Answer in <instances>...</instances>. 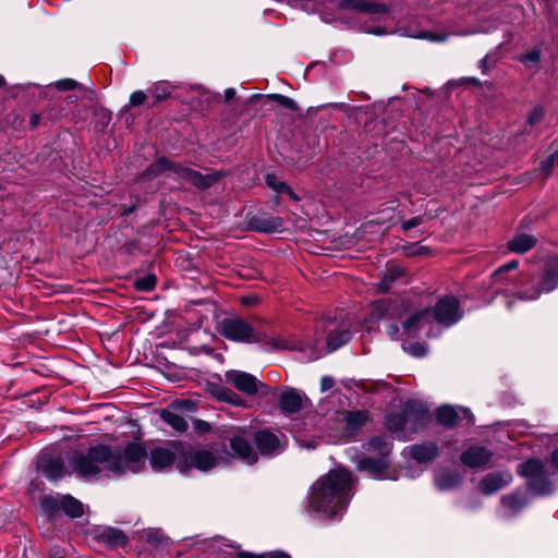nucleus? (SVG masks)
Instances as JSON below:
<instances>
[{
	"instance_id": "obj_31",
	"label": "nucleus",
	"mask_w": 558,
	"mask_h": 558,
	"mask_svg": "<svg viewBox=\"0 0 558 558\" xmlns=\"http://www.w3.org/2000/svg\"><path fill=\"white\" fill-rule=\"evenodd\" d=\"M501 504L510 513H517L527 504V500L520 493H513L504 496Z\"/></svg>"
},
{
	"instance_id": "obj_44",
	"label": "nucleus",
	"mask_w": 558,
	"mask_h": 558,
	"mask_svg": "<svg viewBox=\"0 0 558 558\" xmlns=\"http://www.w3.org/2000/svg\"><path fill=\"white\" fill-rule=\"evenodd\" d=\"M54 86L59 90H72L80 86V84L72 78L59 80L54 83Z\"/></svg>"
},
{
	"instance_id": "obj_7",
	"label": "nucleus",
	"mask_w": 558,
	"mask_h": 558,
	"mask_svg": "<svg viewBox=\"0 0 558 558\" xmlns=\"http://www.w3.org/2000/svg\"><path fill=\"white\" fill-rule=\"evenodd\" d=\"M518 473L527 478L530 490L536 495H548L553 492V483L545 472V465L537 459H530L518 465Z\"/></svg>"
},
{
	"instance_id": "obj_58",
	"label": "nucleus",
	"mask_w": 558,
	"mask_h": 558,
	"mask_svg": "<svg viewBox=\"0 0 558 558\" xmlns=\"http://www.w3.org/2000/svg\"><path fill=\"white\" fill-rule=\"evenodd\" d=\"M319 357V354L316 353L313 349H311V352L308 353V359L310 360H316Z\"/></svg>"
},
{
	"instance_id": "obj_36",
	"label": "nucleus",
	"mask_w": 558,
	"mask_h": 558,
	"mask_svg": "<svg viewBox=\"0 0 558 558\" xmlns=\"http://www.w3.org/2000/svg\"><path fill=\"white\" fill-rule=\"evenodd\" d=\"M60 498L53 496H44L41 499V508L49 514L56 513L60 508Z\"/></svg>"
},
{
	"instance_id": "obj_30",
	"label": "nucleus",
	"mask_w": 558,
	"mask_h": 558,
	"mask_svg": "<svg viewBox=\"0 0 558 558\" xmlns=\"http://www.w3.org/2000/svg\"><path fill=\"white\" fill-rule=\"evenodd\" d=\"M222 547H230L238 549L240 546L234 543L228 542L222 537L213 538L207 545V558H222Z\"/></svg>"
},
{
	"instance_id": "obj_47",
	"label": "nucleus",
	"mask_w": 558,
	"mask_h": 558,
	"mask_svg": "<svg viewBox=\"0 0 558 558\" xmlns=\"http://www.w3.org/2000/svg\"><path fill=\"white\" fill-rule=\"evenodd\" d=\"M545 110L543 107H535L529 116V123L535 125L543 120Z\"/></svg>"
},
{
	"instance_id": "obj_51",
	"label": "nucleus",
	"mask_w": 558,
	"mask_h": 558,
	"mask_svg": "<svg viewBox=\"0 0 558 558\" xmlns=\"http://www.w3.org/2000/svg\"><path fill=\"white\" fill-rule=\"evenodd\" d=\"M386 329H387V333H388V336H389L390 338H392V339H393V338L398 335V332H399V327H398V325H396V324H389V325L387 326V328H386Z\"/></svg>"
},
{
	"instance_id": "obj_56",
	"label": "nucleus",
	"mask_w": 558,
	"mask_h": 558,
	"mask_svg": "<svg viewBox=\"0 0 558 558\" xmlns=\"http://www.w3.org/2000/svg\"><path fill=\"white\" fill-rule=\"evenodd\" d=\"M268 558H291V557L283 551H275V553L269 554Z\"/></svg>"
},
{
	"instance_id": "obj_25",
	"label": "nucleus",
	"mask_w": 558,
	"mask_h": 558,
	"mask_svg": "<svg viewBox=\"0 0 558 558\" xmlns=\"http://www.w3.org/2000/svg\"><path fill=\"white\" fill-rule=\"evenodd\" d=\"M344 421L347 434L353 437L367 421V413L365 411L347 412Z\"/></svg>"
},
{
	"instance_id": "obj_29",
	"label": "nucleus",
	"mask_w": 558,
	"mask_h": 558,
	"mask_svg": "<svg viewBox=\"0 0 558 558\" xmlns=\"http://www.w3.org/2000/svg\"><path fill=\"white\" fill-rule=\"evenodd\" d=\"M460 483V476L456 472L441 471L435 475V485L439 490H449L457 487Z\"/></svg>"
},
{
	"instance_id": "obj_16",
	"label": "nucleus",
	"mask_w": 558,
	"mask_h": 558,
	"mask_svg": "<svg viewBox=\"0 0 558 558\" xmlns=\"http://www.w3.org/2000/svg\"><path fill=\"white\" fill-rule=\"evenodd\" d=\"M186 461L191 468H195L199 471H209L219 463V458L211 450H196L189 453Z\"/></svg>"
},
{
	"instance_id": "obj_42",
	"label": "nucleus",
	"mask_w": 558,
	"mask_h": 558,
	"mask_svg": "<svg viewBox=\"0 0 558 558\" xmlns=\"http://www.w3.org/2000/svg\"><path fill=\"white\" fill-rule=\"evenodd\" d=\"M266 182L270 187H272L278 193H291L290 187L284 182L278 181L276 177L272 174H267Z\"/></svg>"
},
{
	"instance_id": "obj_33",
	"label": "nucleus",
	"mask_w": 558,
	"mask_h": 558,
	"mask_svg": "<svg viewBox=\"0 0 558 558\" xmlns=\"http://www.w3.org/2000/svg\"><path fill=\"white\" fill-rule=\"evenodd\" d=\"M101 537L112 546H124L126 544V536L118 529L109 527L105 530Z\"/></svg>"
},
{
	"instance_id": "obj_49",
	"label": "nucleus",
	"mask_w": 558,
	"mask_h": 558,
	"mask_svg": "<svg viewBox=\"0 0 558 558\" xmlns=\"http://www.w3.org/2000/svg\"><path fill=\"white\" fill-rule=\"evenodd\" d=\"M335 386V379L331 376H324L320 379V390L328 391Z\"/></svg>"
},
{
	"instance_id": "obj_3",
	"label": "nucleus",
	"mask_w": 558,
	"mask_h": 558,
	"mask_svg": "<svg viewBox=\"0 0 558 558\" xmlns=\"http://www.w3.org/2000/svg\"><path fill=\"white\" fill-rule=\"evenodd\" d=\"M432 316L438 324L451 327L462 318L463 312L457 298L446 295L437 301L433 312L423 310L411 315L402 325L403 331L409 337H414L422 331L427 337H432L429 327Z\"/></svg>"
},
{
	"instance_id": "obj_19",
	"label": "nucleus",
	"mask_w": 558,
	"mask_h": 558,
	"mask_svg": "<svg viewBox=\"0 0 558 558\" xmlns=\"http://www.w3.org/2000/svg\"><path fill=\"white\" fill-rule=\"evenodd\" d=\"M174 452L165 447H156L149 453V463L154 471H162L173 464Z\"/></svg>"
},
{
	"instance_id": "obj_61",
	"label": "nucleus",
	"mask_w": 558,
	"mask_h": 558,
	"mask_svg": "<svg viewBox=\"0 0 558 558\" xmlns=\"http://www.w3.org/2000/svg\"><path fill=\"white\" fill-rule=\"evenodd\" d=\"M259 97H262V95L255 94V95H253V96L251 97V99H255V98H259Z\"/></svg>"
},
{
	"instance_id": "obj_9",
	"label": "nucleus",
	"mask_w": 558,
	"mask_h": 558,
	"mask_svg": "<svg viewBox=\"0 0 558 558\" xmlns=\"http://www.w3.org/2000/svg\"><path fill=\"white\" fill-rule=\"evenodd\" d=\"M556 288H558V256L547 262L541 287L529 291H521L518 293V298L523 301H533L538 299L543 292H550Z\"/></svg>"
},
{
	"instance_id": "obj_52",
	"label": "nucleus",
	"mask_w": 558,
	"mask_h": 558,
	"mask_svg": "<svg viewBox=\"0 0 558 558\" xmlns=\"http://www.w3.org/2000/svg\"><path fill=\"white\" fill-rule=\"evenodd\" d=\"M196 427H197V429H199L203 433H206L210 429V425L205 421H197Z\"/></svg>"
},
{
	"instance_id": "obj_12",
	"label": "nucleus",
	"mask_w": 558,
	"mask_h": 558,
	"mask_svg": "<svg viewBox=\"0 0 558 558\" xmlns=\"http://www.w3.org/2000/svg\"><path fill=\"white\" fill-rule=\"evenodd\" d=\"M278 402L280 410L287 415L298 413L312 405L304 392L291 387H284L281 390Z\"/></svg>"
},
{
	"instance_id": "obj_17",
	"label": "nucleus",
	"mask_w": 558,
	"mask_h": 558,
	"mask_svg": "<svg viewBox=\"0 0 558 558\" xmlns=\"http://www.w3.org/2000/svg\"><path fill=\"white\" fill-rule=\"evenodd\" d=\"M492 452L482 446L470 447L461 454V461L469 468L484 466L489 462Z\"/></svg>"
},
{
	"instance_id": "obj_20",
	"label": "nucleus",
	"mask_w": 558,
	"mask_h": 558,
	"mask_svg": "<svg viewBox=\"0 0 558 558\" xmlns=\"http://www.w3.org/2000/svg\"><path fill=\"white\" fill-rule=\"evenodd\" d=\"M410 456L418 463L432 462L439 453L435 442H422L409 447Z\"/></svg>"
},
{
	"instance_id": "obj_63",
	"label": "nucleus",
	"mask_w": 558,
	"mask_h": 558,
	"mask_svg": "<svg viewBox=\"0 0 558 558\" xmlns=\"http://www.w3.org/2000/svg\"><path fill=\"white\" fill-rule=\"evenodd\" d=\"M178 469H180V472H183L184 470L181 468V465H178Z\"/></svg>"
},
{
	"instance_id": "obj_64",
	"label": "nucleus",
	"mask_w": 558,
	"mask_h": 558,
	"mask_svg": "<svg viewBox=\"0 0 558 558\" xmlns=\"http://www.w3.org/2000/svg\"><path fill=\"white\" fill-rule=\"evenodd\" d=\"M178 469H180V472H183L184 470L181 468V465H178Z\"/></svg>"
},
{
	"instance_id": "obj_10",
	"label": "nucleus",
	"mask_w": 558,
	"mask_h": 558,
	"mask_svg": "<svg viewBox=\"0 0 558 558\" xmlns=\"http://www.w3.org/2000/svg\"><path fill=\"white\" fill-rule=\"evenodd\" d=\"M225 378L228 384L247 396L256 395L259 389H268V387L254 375L243 371H228L225 374Z\"/></svg>"
},
{
	"instance_id": "obj_53",
	"label": "nucleus",
	"mask_w": 558,
	"mask_h": 558,
	"mask_svg": "<svg viewBox=\"0 0 558 558\" xmlns=\"http://www.w3.org/2000/svg\"><path fill=\"white\" fill-rule=\"evenodd\" d=\"M39 121H40L39 114H37V113L31 114L29 124L33 129H35L39 124Z\"/></svg>"
},
{
	"instance_id": "obj_39",
	"label": "nucleus",
	"mask_w": 558,
	"mask_h": 558,
	"mask_svg": "<svg viewBox=\"0 0 558 558\" xmlns=\"http://www.w3.org/2000/svg\"><path fill=\"white\" fill-rule=\"evenodd\" d=\"M170 405L179 411L182 415L196 411V403L190 399L174 401Z\"/></svg>"
},
{
	"instance_id": "obj_50",
	"label": "nucleus",
	"mask_w": 558,
	"mask_h": 558,
	"mask_svg": "<svg viewBox=\"0 0 558 558\" xmlns=\"http://www.w3.org/2000/svg\"><path fill=\"white\" fill-rule=\"evenodd\" d=\"M555 165V161L551 160V157L548 156L545 160L542 161L541 163V170L543 173H545L546 175L549 174V172L551 171V168L553 166Z\"/></svg>"
},
{
	"instance_id": "obj_6",
	"label": "nucleus",
	"mask_w": 558,
	"mask_h": 558,
	"mask_svg": "<svg viewBox=\"0 0 558 558\" xmlns=\"http://www.w3.org/2000/svg\"><path fill=\"white\" fill-rule=\"evenodd\" d=\"M364 448L369 453H376L378 457L362 458L356 462V468L360 471L366 472L371 477L376 480L390 478V453L392 449V441L385 436H375L371 438Z\"/></svg>"
},
{
	"instance_id": "obj_4",
	"label": "nucleus",
	"mask_w": 558,
	"mask_h": 558,
	"mask_svg": "<svg viewBox=\"0 0 558 558\" xmlns=\"http://www.w3.org/2000/svg\"><path fill=\"white\" fill-rule=\"evenodd\" d=\"M221 335L232 341L245 343H262L274 350H307L305 343L295 342L282 337H270L266 332L255 330L241 318H226L220 325Z\"/></svg>"
},
{
	"instance_id": "obj_11",
	"label": "nucleus",
	"mask_w": 558,
	"mask_h": 558,
	"mask_svg": "<svg viewBox=\"0 0 558 558\" xmlns=\"http://www.w3.org/2000/svg\"><path fill=\"white\" fill-rule=\"evenodd\" d=\"M436 418L438 424L452 428L463 421L466 425L474 423V416L471 411L463 407L442 405L437 409Z\"/></svg>"
},
{
	"instance_id": "obj_48",
	"label": "nucleus",
	"mask_w": 558,
	"mask_h": 558,
	"mask_svg": "<svg viewBox=\"0 0 558 558\" xmlns=\"http://www.w3.org/2000/svg\"><path fill=\"white\" fill-rule=\"evenodd\" d=\"M418 37L428 39L430 41L441 43V41H445L449 37V34H437V33H433V32H424Z\"/></svg>"
},
{
	"instance_id": "obj_27",
	"label": "nucleus",
	"mask_w": 558,
	"mask_h": 558,
	"mask_svg": "<svg viewBox=\"0 0 558 558\" xmlns=\"http://www.w3.org/2000/svg\"><path fill=\"white\" fill-rule=\"evenodd\" d=\"M536 244V238L526 234V233H519L515 234L509 242L508 247L511 252L514 253H525L529 250H531Z\"/></svg>"
},
{
	"instance_id": "obj_62",
	"label": "nucleus",
	"mask_w": 558,
	"mask_h": 558,
	"mask_svg": "<svg viewBox=\"0 0 558 558\" xmlns=\"http://www.w3.org/2000/svg\"><path fill=\"white\" fill-rule=\"evenodd\" d=\"M4 84V80L2 76H0V87Z\"/></svg>"
},
{
	"instance_id": "obj_37",
	"label": "nucleus",
	"mask_w": 558,
	"mask_h": 558,
	"mask_svg": "<svg viewBox=\"0 0 558 558\" xmlns=\"http://www.w3.org/2000/svg\"><path fill=\"white\" fill-rule=\"evenodd\" d=\"M156 277L154 275H146L137 278L135 281V288L140 291H150L156 286Z\"/></svg>"
},
{
	"instance_id": "obj_21",
	"label": "nucleus",
	"mask_w": 558,
	"mask_h": 558,
	"mask_svg": "<svg viewBox=\"0 0 558 558\" xmlns=\"http://www.w3.org/2000/svg\"><path fill=\"white\" fill-rule=\"evenodd\" d=\"M39 469L43 474L50 481L57 482L63 477L64 464L61 458H41Z\"/></svg>"
},
{
	"instance_id": "obj_13",
	"label": "nucleus",
	"mask_w": 558,
	"mask_h": 558,
	"mask_svg": "<svg viewBox=\"0 0 558 558\" xmlns=\"http://www.w3.org/2000/svg\"><path fill=\"white\" fill-rule=\"evenodd\" d=\"M256 447L263 456H277L284 450V436L268 430H259L254 437Z\"/></svg>"
},
{
	"instance_id": "obj_54",
	"label": "nucleus",
	"mask_w": 558,
	"mask_h": 558,
	"mask_svg": "<svg viewBox=\"0 0 558 558\" xmlns=\"http://www.w3.org/2000/svg\"><path fill=\"white\" fill-rule=\"evenodd\" d=\"M551 465L558 470V449L554 450L550 457Z\"/></svg>"
},
{
	"instance_id": "obj_1",
	"label": "nucleus",
	"mask_w": 558,
	"mask_h": 558,
	"mask_svg": "<svg viewBox=\"0 0 558 558\" xmlns=\"http://www.w3.org/2000/svg\"><path fill=\"white\" fill-rule=\"evenodd\" d=\"M147 453L137 442H129L123 449L105 445L90 447L86 452H76L69 459L72 471L81 478L90 481L104 471L117 475L138 473L145 466Z\"/></svg>"
},
{
	"instance_id": "obj_59",
	"label": "nucleus",
	"mask_w": 558,
	"mask_h": 558,
	"mask_svg": "<svg viewBox=\"0 0 558 558\" xmlns=\"http://www.w3.org/2000/svg\"><path fill=\"white\" fill-rule=\"evenodd\" d=\"M551 160L555 161V165H558V149L550 155Z\"/></svg>"
},
{
	"instance_id": "obj_5",
	"label": "nucleus",
	"mask_w": 558,
	"mask_h": 558,
	"mask_svg": "<svg viewBox=\"0 0 558 558\" xmlns=\"http://www.w3.org/2000/svg\"><path fill=\"white\" fill-rule=\"evenodd\" d=\"M430 420L428 409L422 402L410 400L403 404L402 413L386 415L385 425L387 429L405 439L407 433H415L422 429Z\"/></svg>"
},
{
	"instance_id": "obj_40",
	"label": "nucleus",
	"mask_w": 558,
	"mask_h": 558,
	"mask_svg": "<svg viewBox=\"0 0 558 558\" xmlns=\"http://www.w3.org/2000/svg\"><path fill=\"white\" fill-rule=\"evenodd\" d=\"M216 397L221 401H226L232 404H239L240 401V397L235 392L223 387L218 389Z\"/></svg>"
},
{
	"instance_id": "obj_57",
	"label": "nucleus",
	"mask_w": 558,
	"mask_h": 558,
	"mask_svg": "<svg viewBox=\"0 0 558 558\" xmlns=\"http://www.w3.org/2000/svg\"><path fill=\"white\" fill-rule=\"evenodd\" d=\"M238 558H259V557L250 551H240V553H238Z\"/></svg>"
},
{
	"instance_id": "obj_15",
	"label": "nucleus",
	"mask_w": 558,
	"mask_h": 558,
	"mask_svg": "<svg viewBox=\"0 0 558 558\" xmlns=\"http://www.w3.org/2000/svg\"><path fill=\"white\" fill-rule=\"evenodd\" d=\"M248 227L257 232L276 233L283 230L284 221L278 216H259L251 218Z\"/></svg>"
},
{
	"instance_id": "obj_8",
	"label": "nucleus",
	"mask_w": 558,
	"mask_h": 558,
	"mask_svg": "<svg viewBox=\"0 0 558 558\" xmlns=\"http://www.w3.org/2000/svg\"><path fill=\"white\" fill-rule=\"evenodd\" d=\"M172 178L189 183L197 189L206 190L219 181L221 174L217 171L203 174L192 168L173 162Z\"/></svg>"
},
{
	"instance_id": "obj_32",
	"label": "nucleus",
	"mask_w": 558,
	"mask_h": 558,
	"mask_svg": "<svg viewBox=\"0 0 558 558\" xmlns=\"http://www.w3.org/2000/svg\"><path fill=\"white\" fill-rule=\"evenodd\" d=\"M173 88L174 86L171 85L169 82L161 81L155 83L149 90L153 94L155 101L160 102L170 97Z\"/></svg>"
},
{
	"instance_id": "obj_18",
	"label": "nucleus",
	"mask_w": 558,
	"mask_h": 558,
	"mask_svg": "<svg viewBox=\"0 0 558 558\" xmlns=\"http://www.w3.org/2000/svg\"><path fill=\"white\" fill-rule=\"evenodd\" d=\"M230 446L234 454L247 464H253L257 461V453L253 449L250 441L242 436H234L230 440Z\"/></svg>"
},
{
	"instance_id": "obj_41",
	"label": "nucleus",
	"mask_w": 558,
	"mask_h": 558,
	"mask_svg": "<svg viewBox=\"0 0 558 558\" xmlns=\"http://www.w3.org/2000/svg\"><path fill=\"white\" fill-rule=\"evenodd\" d=\"M389 278L385 277L378 284V290L386 292L390 288V283L400 276L401 271L397 267H391L389 270Z\"/></svg>"
},
{
	"instance_id": "obj_34",
	"label": "nucleus",
	"mask_w": 558,
	"mask_h": 558,
	"mask_svg": "<svg viewBox=\"0 0 558 558\" xmlns=\"http://www.w3.org/2000/svg\"><path fill=\"white\" fill-rule=\"evenodd\" d=\"M402 349L414 357H422L427 353V348L420 342H402Z\"/></svg>"
},
{
	"instance_id": "obj_23",
	"label": "nucleus",
	"mask_w": 558,
	"mask_h": 558,
	"mask_svg": "<svg viewBox=\"0 0 558 558\" xmlns=\"http://www.w3.org/2000/svg\"><path fill=\"white\" fill-rule=\"evenodd\" d=\"M160 418L178 433H183L189 427L184 416L171 405L161 411Z\"/></svg>"
},
{
	"instance_id": "obj_60",
	"label": "nucleus",
	"mask_w": 558,
	"mask_h": 558,
	"mask_svg": "<svg viewBox=\"0 0 558 558\" xmlns=\"http://www.w3.org/2000/svg\"><path fill=\"white\" fill-rule=\"evenodd\" d=\"M471 34H474V32H463V33H458L457 35L466 36V35H471Z\"/></svg>"
},
{
	"instance_id": "obj_14",
	"label": "nucleus",
	"mask_w": 558,
	"mask_h": 558,
	"mask_svg": "<svg viewBox=\"0 0 558 558\" xmlns=\"http://www.w3.org/2000/svg\"><path fill=\"white\" fill-rule=\"evenodd\" d=\"M511 481L512 475L510 472L489 473L482 478L480 489L485 495H492L509 485Z\"/></svg>"
},
{
	"instance_id": "obj_24",
	"label": "nucleus",
	"mask_w": 558,
	"mask_h": 558,
	"mask_svg": "<svg viewBox=\"0 0 558 558\" xmlns=\"http://www.w3.org/2000/svg\"><path fill=\"white\" fill-rule=\"evenodd\" d=\"M351 339V331L347 325H340L337 329L329 332L327 337V345L329 352H332L343 344L348 343Z\"/></svg>"
},
{
	"instance_id": "obj_2",
	"label": "nucleus",
	"mask_w": 558,
	"mask_h": 558,
	"mask_svg": "<svg viewBox=\"0 0 558 558\" xmlns=\"http://www.w3.org/2000/svg\"><path fill=\"white\" fill-rule=\"evenodd\" d=\"M353 495L351 472L342 468L332 469L311 487L308 512L316 518H336L347 509Z\"/></svg>"
},
{
	"instance_id": "obj_46",
	"label": "nucleus",
	"mask_w": 558,
	"mask_h": 558,
	"mask_svg": "<svg viewBox=\"0 0 558 558\" xmlns=\"http://www.w3.org/2000/svg\"><path fill=\"white\" fill-rule=\"evenodd\" d=\"M424 222V217L423 216H416V217H413L409 220H405L401 223V229L404 231V232H408L409 230L415 228V227H418L420 225H422Z\"/></svg>"
},
{
	"instance_id": "obj_22",
	"label": "nucleus",
	"mask_w": 558,
	"mask_h": 558,
	"mask_svg": "<svg viewBox=\"0 0 558 558\" xmlns=\"http://www.w3.org/2000/svg\"><path fill=\"white\" fill-rule=\"evenodd\" d=\"M343 9H353L364 13H385L388 8L384 3H375L369 0H342L340 2Z\"/></svg>"
},
{
	"instance_id": "obj_38",
	"label": "nucleus",
	"mask_w": 558,
	"mask_h": 558,
	"mask_svg": "<svg viewBox=\"0 0 558 558\" xmlns=\"http://www.w3.org/2000/svg\"><path fill=\"white\" fill-rule=\"evenodd\" d=\"M268 98L275 100L280 106L296 111L299 109L298 104L290 97L281 94H270Z\"/></svg>"
},
{
	"instance_id": "obj_26",
	"label": "nucleus",
	"mask_w": 558,
	"mask_h": 558,
	"mask_svg": "<svg viewBox=\"0 0 558 558\" xmlns=\"http://www.w3.org/2000/svg\"><path fill=\"white\" fill-rule=\"evenodd\" d=\"M172 169L173 162L166 157H160L144 171L142 179L153 180L163 172L168 171L172 173Z\"/></svg>"
},
{
	"instance_id": "obj_45",
	"label": "nucleus",
	"mask_w": 558,
	"mask_h": 558,
	"mask_svg": "<svg viewBox=\"0 0 558 558\" xmlns=\"http://www.w3.org/2000/svg\"><path fill=\"white\" fill-rule=\"evenodd\" d=\"M147 99V95L143 90H135L131 94L129 104L132 107L143 105Z\"/></svg>"
},
{
	"instance_id": "obj_55",
	"label": "nucleus",
	"mask_w": 558,
	"mask_h": 558,
	"mask_svg": "<svg viewBox=\"0 0 558 558\" xmlns=\"http://www.w3.org/2000/svg\"><path fill=\"white\" fill-rule=\"evenodd\" d=\"M235 96V89L234 88H227L225 90V99L226 101L231 100Z\"/></svg>"
},
{
	"instance_id": "obj_35",
	"label": "nucleus",
	"mask_w": 558,
	"mask_h": 558,
	"mask_svg": "<svg viewBox=\"0 0 558 558\" xmlns=\"http://www.w3.org/2000/svg\"><path fill=\"white\" fill-rule=\"evenodd\" d=\"M519 61L529 69L537 66L541 62V51L538 49H534L530 52L521 54L519 57Z\"/></svg>"
},
{
	"instance_id": "obj_28",
	"label": "nucleus",
	"mask_w": 558,
	"mask_h": 558,
	"mask_svg": "<svg viewBox=\"0 0 558 558\" xmlns=\"http://www.w3.org/2000/svg\"><path fill=\"white\" fill-rule=\"evenodd\" d=\"M61 510L71 518H80L83 515L82 502L71 495H63L60 498Z\"/></svg>"
},
{
	"instance_id": "obj_43",
	"label": "nucleus",
	"mask_w": 558,
	"mask_h": 558,
	"mask_svg": "<svg viewBox=\"0 0 558 558\" xmlns=\"http://www.w3.org/2000/svg\"><path fill=\"white\" fill-rule=\"evenodd\" d=\"M518 267V262L517 260H511L502 266H500L493 275L494 277V280L495 282H501L502 281V276L510 271V270H514L517 269Z\"/></svg>"
}]
</instances>
